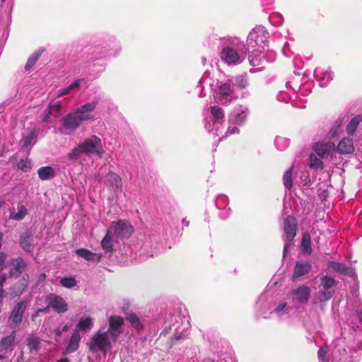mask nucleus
Here are the masks:
<instances>
[{
    "label": "nucleus",
    "mask_w": 362,
    "mask_h": 362,
    "mask_svg": "<svg viewBox=\"0 0 362 362\" xmlns=\"http://www.w3.org/2000/svg\"><path fill=\"white\" fill-rule=\"evenodd\" d=\"M50 308L51 307H49V301H47V306L46 308H41V309L37 310L36 311V313L32 315V318L34 319L35 317L38 316L40 313H49V310Z\"/></svg>",
    "instance_id": "nucleus-51"
},
{
    "label": "nucleus",
    "mask_w": 362,
    "mask_h": 362,
    "mask_svg": "<svg viewBox=\"0 0 362 362\" xmlns=\"http://www.w3.org/2000/svg\"><path fill=\"white\" fill-rule=\"evenodd\" d=\"M55 333L58 337H61L62 336V331L59 329H56Z\"/></svg>",
    "instance_id": "nucleus-54"
},
{
    "label": "nucleus",
    "mask_w": 362,
    "mask_h": 362,
    "mask_svg": "<svg viewBox=\"0 0 362 362\" xmlns=\"http://www.w3.org/2000/svg\"><path fill=\"white\" fill-rule=\"evenodd\" d=\"M39 177L42 180H49L55 176V170L50 166L42 167L38 169Z\"/></svg>",
    "instance_id": "nucleus-30"
},
{
    "label": "nucleus",
    "mask_w": 362,
    "mask_h": 362,
    "mask_svg": "<svg viewBox=\"0 0 362 362\" xmlns=\"http://www.w3.org/2000/svg\"><path fill=\"white\" fill-rule=\"evenodd\" d=\"M337 151L340 154H349L352 153L354 151V144L351 139L343 138L339 143Z\"/></svg>",
    "instance_id": "nucleus-21"
},
{
    "label": "nucleus",
    "mask_w": 362,
    "mask_h": 362,
    "mask_svg": "<svg viewBox=\"0 0 362 362\" xmlns=\"http://www.w3.org/2000/svg\"><path fill=\"white\" fill-rule=\"evenodd\" d=\"M361 120L362 117L361 115L355 116L351 119L349 123L347 124L346 129V132L349 135H353L355 133L357 127L361 122Z\"/></svg>",
    "instance_id": "nucleus-32"
},
{
    "label": "nucleus",
    "mask_w": 362,
    "mask_h": 362,
    "mask_svg": "<svg viewBox=\"0 0 362 362\" xmlns=\"http://www.w3.org/2000/svg\"><path fill=\"white\" fill-rule=\"evenodd\" d=\"M327 348L321 347L318 351V358L322 362H327L328 357L327 356Z\"/></svg>",
    "instance_id": "nucleus-50"
},
{
    "label": "nucleus",
    "mask_w": 362,
    "mask_h": 362,
    "mask_svg": "<svg viewBox=\"0 0 362 362\" xmlns=\"http://www.w3.org/2000/svg\"><path fill=\"white\" fill-rule=\"evenodd\" d=\"M182 223L185 226H189V221H187L185 218H184L182 220Z\"/></svg>",
    "instance_id": "nucleus-55"
},
{
    "label": "nucleus",
    "mask_w": 362,
    "mask_h": 362,
    "mask_svg": "<svg viewBox=\"0 0 362 362\" xmlns=\"http://www.w3.org/2000/svg\"><path fill=\"white\" fill-rule=\"evenodd\" d=\"M211 114L213 117L214 124H222L224 120L225 112L223 110L218 106L214 105L210 108Z\"/></svg>",
    "instance_id": "nucleus-27"
},
{
    "label": "nucleus",
    "mask_w": 362,
    "mask_h": 362,
    "mask_svg": "<svg viewBox=\"0 0 362 362\" xmlns=\"http://www.w3.org/2000/svg\"><path fill=\"white\" fill-rule=\"evenodd\" d=\"M104 153L101 139L96 136H91L73 148L67 156L71 160H76L83 154L95 155L101 158Z\"/></svg>",
    "instance_id": "nucleus-1"
},
{
    "label": "nucleus",
    "mask_w": 362,
    "mask_h": 362,
    "mask_svg": "<svg viewBox=\"0 0 362 362\" xmlns=\"http://www.w3.org/2000/svg\"><path fill=\"white\" fill-rule=\"evenodd\" d=\"M311 264L309 262H297L294 268L293 279L296 280L310 272Z\"/></svg>",
    "instance_id": "nucleus-19"
},
{
    "label": "nucleus",
    "mask_w": 362,
    "mask_h": 362,
    "mask_svg": "<svg viewBox=\"0 0 362 362\" xmlns=\"http://www.w3.org/2000/svg\"><path fill=\"white\" fill-rule=\"evenodd\" d=\"M310 166L313 168L322 169L323 168V163L315 155L311 154L310 156Z\"/></svg>",
    "instance_id": "nucleus-45"
},
{
    "label": "nucleus",
    "mask_w": 362,
    "mask_h": 362,
    "mask_svg": "<svg viewBox=\"0 0 362 362\" xmlns=\"http://www.w3.org/2000/svg\"><path fill=\"white\" fill-rule=\"evenodd\" d=\"M236 98L234 83L232 78L228 79L225 83L220 84L214 95L215 100L224 105H229Z\"/></svg>",
    "instance_id": "nucleus-5"
},
{
    "label": "nucleus",
    "mask_w": 362,
    "mask_h": 362,
    "mask_svg": "<svg viewBox=\"0 0 362 362\" xmlns=\"http://www.w3.org/2000/svg\"><path fill=\"white\" fill-rule=\"evenodd\" d=\"M69 329V327L67 325L64 326L62 331L66 332Z\"/></svg>",
    "instance_id": "nucleus-56"
},
{
    "label": "nucleus",
    "mask_w": 362,
    "mask_h": 362,
    "mask_svg": "<svg viewBox=\"0 0 362 362\" xmlns=\"http://www.w3.org/2000/svg\"><path fill=\"white\" fill-rule=\"evenodd\" d=\"M291 296L293 302L299 304H306L310 297L311 289L310 287L300 285L291 291Z\"/></svg>",
    "instance_id": "nucleus-11"
},
{
    "label": "nucleus",
    "mask_w": 362,
    "mask_h": 362,
    "mask_svg": "<svg viewBox=\"0 0 362 362\" xmlns=\"http://www.w3.org/2000/svg\"><path fill=\"white\" fill-rule=\"evenodd\" d=\"M40 343V339L37 337H32L28 339V346L31 351H37L39 349Z\"/></svg>",
    "instance_id": "nucleus-47"
},
{
    "label": "nucleus",
    "mask_w": 362,
    "mask_h": 362,
    "mask_svg": "<svg viewBox=\"0 0 362 362\" xmlns=\"http://www.w3.org/2000/svg\"><path fill=\"white\" fill-rule=\"evenodd\" d=\"M313 150L322 158L332 156L335 151V144L332 141H322L314 144Z\"/></svg>",
    "instance_id": "nucleus-12"
},
{
    "label": "nucleus",
    "mask_w": 362,
    "mask_h": 362,
    "mask_svg": "<svg viewBox=\"0 0 362 362\" xmlns=\"http://www.w3.org/2000/svg\"><path fill=\"white\" fill-rule=\"evenodd\" d=\"M249 112L246 107H240L239 109L235 110L233 113L229 115L228 130L226 132V136L237 134L239 129L234 124L240 125L245 122Z\"/></svg>",
    "instance_id": "nucleus-6"
},
{
    "label": "nucleus",
    "mask_w": 362,
    "mask_h": 362,
    "mask_svg": "<svg viewBox=\"0 0 362 362\" xmlns=\"http://www.w3.org/2000/svg\"><path fill=\"white\" fill-rule=\"evenodd\" d=\"M83 81V79L76 80V81L70 84L68 87L59 90L57 93V97L59 98L64 95H68L72 90L78 88Z\"/></svg>",
    "instance_id": "nucleus-33"
},
{
    "label": "nucleus",
    "mask_w": 362,
    "mask_h": 362,
    "mask_svg": "<svg viewBox=\"0 0 362 362\" xmlns=\"http://www.w3.org/2000/svg\"><path fill=\"white\" fill-rule=\"evenodd\" d=\"M16 338V332L3 338L0 342V351H12Z\"/></svg>",
    "instance_id": "nucleus-25"
},
{
    "label": "nucleus",
    "mask_w": 362,
    "mask_h": 362,
    "mask_svg": "<svg viewBox=\"0 0 362 362\" xmlns=\"http://www.w3.org/2000/svg\"><path fill=\"white\" fill-rule=\"evenodd\" d=\"M113 343L109 334L105 331L98 330L91 336L88 346L93 352L101 351L106 354L112 349Z\"/></svg>",
    "instance_id": "nucleus-3"
},
{
    "label": "nucleus",
    "mask_w": 362,
    "mask_h": 362,
    "mask_svg": "<svg viewBox=\"0 0 362 362\" xmlns=\"http://www.w3.org/2000/svg\"><path fill=\"white\" fill-rule=\"evenodd\" d=\"M289 140L286 138L277 136L275 139V145L280 151L285 150L289 145Z\"/></svg>",
    "instance_id": "nucleus-39"
},
{
    "label": "nucleus",
    "mask_w": 362,
    "mask_h": 362,
    "mask_svg": "<svg viewBox=\"0 0 362 362\" xmlns=\"http://www.w3.org/2000/svg\"><path fill=\"white\" fill-rule=\"evenodd\" d=\"M76 255L84 258L87 261L98 262L100 260L102 255L99 253H93L86 249H78L76 250Z\"/></svg>",
    "instance_id": "nucleus-22"
},
{
    "label": "nucleus",
    "mask_w": 362,
    "mask_h": 362,
    "mask_svg": "<svg viewBox=\"0 0 362 362\" xmlns=\"http://www.w3.org/2000/svg\"><path fill=\"white\" fill-rule=\"evenodd\" d=\"M80 340L81 337L79 333H78V332H74L69 340V345L63 351V354H69L76 351L78 348Z\"/></svg>",
    "instance_id": "nucleus-24"
},
{
    "label": "nucleus",
    "mask_w": 362,
    "mask_h": 362,
    "mask_svg": "<svg viewBox=\"0 0 362 362\" xmlns=\"http://www.w3.org/2000/svg\"><path fill=\"white\" fill-rule=\"evenodd\" d=\"M17 168L24 172H28L32 168V163L28 158L22 159L17 163Z\"/></svg>",
    "instance_id": "nucleus-41"
},
{
    "label": "nucleus",
    "mask_w": 362,
    "mask_h": 362,
    "mask_svg": "<svg viewBox=\"0 0 362 362\" xmlns=\"http://www.w3.org/2000/svg\"><path fill=\"white\" fill-rule=\"evenodd\" d=\"M333 292V290L320 289L316 294L317 298L320 302L327 301L332 298Z\"/></svg>",
    "instance_id": "nucleus-38"
},
{
    "label": "nucleus",
    "mask_w": 362,
    "mask_h": 362,
    "mask_svg": "<svg viewBox=\"0 0 362 362\" xmlns=\"http://www.w3.org/2000/svg\"><path fill=\"white\" fill-rule=\"evenodd\" d=\"M98 103L99 101L98 99L93 100V101L88 102L79 107L76 108L74 111L83 122L93 119L94 118L93 112Z\"/></svg>",
    "instance_id": "nucleus-10"
},
{
    "label": "nucleus",
    "mask_w": 362,
    "mask_h": 362,
    "mask_svg": "<svg viewBox=\"0 0 362 362\" xmlns=\"http://www.w3.org/2000/svg\"><path fill=\"white\" fill-rule=\"evenodd\" d=\"M290 309L291 308L288 306L287 303L281 302L274 308V313H275L279 316H282L285 314H288L289 313Z\"/></svg>",
    "instance_id": "nucleus-37"
},
{
    "label": "nucleus",
    "mask_w": 362,
    "mask_h": 362,
    "mask_svg": "<svg viewBox=\"0 0 362 362\" xmlns=\"http://www.w3.org/2000/svg\"><path fill=\"white\" fill-rule=\"evenodd\" d=\"M293 166L287 170L283 177L284 185L286 189H291L292 187V179H293Z\"/></svg>",
    "instance_id": "nucleus-36"
},
{
    "label": "nucleus",
    "mask_w": 362,
    "mask_h": 362,
    "mask_svg": "<svg viewBox=\"0 0 362 362\" xmlns=\"http://www.w3.org/2000/svg\"><path fill=\"white\" fill-rule=\"evenodd\" d=\"M4 358V356L0 355V360H1V359H3Z\"/></svg>",
    "instance_id": "nucleus-59"
},
{
    "label": "nucleus",
    "mask_w": 362,
    "mask_h": 362,
    "mask_svg": "<svg viewBox=\"0 0 362 362\" xmlns=\"http://www.w3.org/2000/svg\"><path fill=\"white\" fill-rule=\"evenodd\" d=\"M47 301H49V307L59 313H65L68 310L67 303L60 296L50 295L47 298Z\"/></svg>",
    "instance_id": "nucleus-14"
},
{
    "label": "nucleus",
    "mask_w": 362,
    "mask_h": 362,
    "mask_svg": "<svg viewBox=\"0 0 362 362\" xmlns=\"http://www.w3.org/2000/svg\"><path fill=\"white\" fill-rule=\"evenodd\" d=\"M300 250L303 255H309L312 253L310 235L305 232L303 234L300 243Z\"/></svg>",
    "instance_id": "nucleus-26"
},
{
    "label": "nucleus",
    "mask_w": 362,
    "mask_h": 362,
    "mask_svg": "<svg viewBox=\"0 0 362 362\" xmlns=\"http://www.w3.org/2000/svg\"><path fill=\"white\" fill-rule=\"evenodd\" d=\"M315 76L320 80V85L325 86V82L324 83V81H329L330 80L333 79V73L331 71H323L320 69H316L315 70Z\"/></svg>",
    "instance_id": "nucleus-31"
},
{
    "label": "nucleus",
    "mask_w": 362,
    "mask_h": 362,
    "mask_svg": "<svg viewBox=\"0 0 362 362\" xmlns=\"http://www.w3.org/2000/svg\"><path fill=\"white\" fill-rule=\"evenodd\" d=\"M6 279L4 276H0V298H3L5 296V291L3 289V284Z\"/></svg>",
    "instance_id": "nucleus-52"
},
{
    "label": "nucleus",
    "mask_w": 362,
    "mask_h": 362,
    "mask_svg": "<svg viewBox=\"0 0 362 362\" xmlns=\"http://www.w3.org/2000/svg\"><path fill=\"white\" fill-rule=\"evenodd\" d=\"M108 229H112L114 236L120 238H129L134 232L133 226L129 222L122 220L112 222Z\"/></svg>",
    "instance_id": "nucleus-9"
},
{
    "label": "nucleus",
    "mask_w": 362,
    "mask_h": 362,
    "mask_svg": "<svg viewBox=\"0 0 362 362\" xmlns=\"http://www.w3.org/2000/svg\"><path fill=\"white\" fill-rule=\"evenodd\" d=\"M25 308L26 304L24 302L18 303L15 305L9 317V323L11 327L15 328L20 325Z\"/></svg>",
    "instance_id": "nucleus-13"
},
{
    "label": "nucleus",
    "mask_w": 362,
    "mask_h": 362,
    "mask_svg": "<svg viewBox=\"0 0 362 362\" xmlns=\"http://www.w3.org/2000/svg\"><path fill=\"white\" fill-rule=\"evenodd\" d=\"M83 121L77 113L74 110L63 119V126L70 130L76 129Z\"/></svg>",
    "instance_id": "nucleus-16"
},
{
    "label": "nucleus",
    "mask_w": 362,
    "mask_h": 362,
    "mask_svg": "<svg viewBox=\"0 0 362 362\" xmlns=\"http://www.w3.org/2000/svg\"><path fill=\"white\" fill-rule=\"evenodd\" d=\"M269 33L263 26L255 27L249 34L247 42L249 47L254 48L257 52H262L261 49H264L267 45Z\"/></svg>",
    "instance_id": "nucleus-4"
},
{
    "label": "nucleus",
    "mask_w": 362,
    "mask_h": 362,
    "mask_svg": "<svg viewBox=\"0 0 362 362\" xmlns=\"http://www.w3.org/2000/svg\"><path fill=\"white\" fill-rule=\"evenodd\" d=\"M40 56V52H35L28 59V62L25 66V69L26 71L30 70L36 63L37 59H39Z\"/></svg>",
    "instance_id": "nucleus-44"
},
{
    "label": "nucleus",
    "mask_w": 362,
    "mask_h": 362,
    "mask_svg": "<svg viewBox=\"0 0 362 362\" xmlns=\"http://www.w3.org/2000/svg\"><path fill=\"white\" fill-rule=\"evenodd\" d=\"M343 120L344 118H339L333 124L332 127L330 129L329 134L330 137H335L337 136L341 131V127L343 124Z\"/></svg>",
    "instance_id": "nucleus-34"
},
{
    "label": "nucleus",
    "mask_w": 362,
    "mask_h": 362,
    "mask_svg": "<svg viewBox=\"0 0 362 362\" xmlns=\"http://www.w3.org/2000/svg\"><path fill=\"white\" fill-rule=\"evenodd\" d=\"M94 326V319L89 315H84L79 318L74 332H88Z\"/></svg>",
    "instance_id": "nucleus-17"
},
{
    "label": "nucleus",
    "mask_w": 362,
    "mask_h": 362,
    "mask_svg": "<svg viewBox=\"0 0 362 362\" xmlns=\"http://www.w3.org/2000/svg\"><path fill=\"white\" fill-rule=\"evenodd\" d=\"M328 267L332 271L344 274L350 276H354L355 274L354 269L352 267L336 262H329Z\"/></svg>",
    "instance_id": "nucleus-20"
},
{
    "label": "nucleus",
    "mask_w": 362,
    "mask_h": 362,
    "mask_svg": "<svg viewBox=\"0 0 362 362\" xmlns=\"http://www.w3.org/2000/svg\"><path fill=\"white\" fill-rule=\"evenodd\" d=\"M9 212L10 218L16 221H21L23 219L28 213L26 207L22 204H18L16 209L14 208L10 209Z\"/></svg>",
    "instance_id": "nucleus-23"
},
{
    "label": "nucleus",
    "mask_w": 362,
    "mask_h": 362,
    "mask_svg": "<svg viewBox=\"0 0 362 362\" xmlns=\"http://www.w3.org/2000/svg\"><path fill=\"white\" fill-rule=\"evenodd\" d=\"M26 264L22 258L12 259L9 264V273L12 276H18L25 269Z\"/></svg>",
    "instance_id": "nucleus-18"
},
{
    "label": "nucleus",
    "mask_w": 362,
    "mask_h": 362,
    "mask_svg": "<svg viewBox=\"0 0 362 362\" xmlns=\"http://www.w3.org/2000/svg\"><path fill=\"white\" fill-rule=\"evenodd\" d=\"M127 319L135 329H139L141 327V320L136 315L130 313L128 315Z\"/></svg>",
    "instance_id": "nucleus-42"
},
{
    "label": "nucleus",
    "mask_w": 362,
    "mask_h": 362,
    "mask_svg": "<svg viewBox=\"0 0 362 362\" xmlns=\"http://www.w3.org/2000/svg\"><path fill=\"white\" fill-rule=\"evenodd\" d=\"M259 53V54L254 55V54H252L249 56V62L251 66H257L261 64L262 55L261 52Z\"/></svg>",
    "instance_id": "nucleus-49"
},
{
    "label": "nucleus",
    "mask_w": 362,
    "mask_h": 362,
    "mask_svg": "<svg viewBox=\"0 0 362 362\" xmlns=\"http://www.w3.org/2000/svg\"><path fill=\"white\" fill-rule=\"evenodd\" d=\"M336 281L334 279L325 276L321 278L320 286L325 290H333Z\"/></svg>",
    "instance_id": "nucleus-35"
},
{
    "label": "nucleus",
    "mask_w": 362,
    "mask_h": 362,
    "mask_svg": "<svg viewBox=\"0 0 362 362\" xmlns=\"http://www.w3.org/2000/svg\"><path fill=\"white\" fill-rule=\"evenodd\" d=\"M60 284L64 287L71 288L76 285V281L73 277H64L61 279Z\"/></svg>",
    "instance_id": "nucleus-46"
},
{
    "label": "nucleus",
    "mask_w": 362,
    "mask_h": 362,
    "mask_svg": "<svg viewBox=\"0 0 362 362\" xmlns=\"http://www.w3.org/2000/svg\"><path fill=\"white\" fill-rule=\"evenodd\" d=\"M21 245L27 252H31L34 247L30 238H24L21 237Z\"/></svg>",
    "instance_id": "nucleus-48"
},
{
    "label": "nucleus",
    "mask_w": 362,
    "mask_h": 362,
    "mask_svg": "<svg viewBox=\"0 0 362 362\" xmlns=\"http://www.w3.org/2000/svg\"><path fill=\"white\" fill-rule=\"evenodd\" d=\"M239 43L240 41L238 39H234L230 42L224 43L222 46L220 57L229 66L240 64L245 59V56L238 50Z\"/></svg>",
    "instance_id": "nucleus-2"
},
{
    "label": "nucleus",
    "mask_w": 362,
    "mask_h": 362,
    "mask_svg": "<svg viewBox=\"0 0 362 362\" xmlns=\"http://www.w3.org/2000/svg\"><path fill=\"white\" fill-rule=\"evenodd\" d=\"M35 128L32 127L28 130L21 140L22 145L25 148H28L35 143Z\"/></svg>",
    "instance_id": "nucleus-29"
},
{
    "label": "nucleus",
    "mask_w": 362,
    "mask_h": 362,
    "mask_svg": "<svg viewBox=\"0 0 362 362\" xmlns=\"http://www.w3.org/2000/svg\"><path fill=\"white\" fill-rule=\"evenodd\" d=\"M297 221L293 216H288L284 223V238L288 242L284 247V257L291 247V243L296 235Z\"/></svg>",
    "instance_id": "nucleus-7"
},
{
    "label": "nucleus",
    "mask_w": 362,
    "mask_h": 362,
    "mask_svg": "<svg viewBox=\"0 0 362 362\" xmlns=\"http://www.w3.org/2000/svg\"><path fill=\"white\" fill-rule=\"evenodd\" d=\"M105 185L111 191L122 190V183L121 177L115 173H108L104 180Z\"/></svg>",
    "instance_id": "nucleus-15"
},
{
    "label": "nucleus",
    "mask_w": 362,
    "mask_h": 362,
    "mask_svg": "<svg viewBox=\"0 0 362 362\" xmlns=\"http://www.w3.org/2000/svg\"><path fill=\"white\" fill-rule=\"evenodd\" d=\"M113 237L112 229H107L105 238L101 241V247L106 252H110L112 250Z\"/></svg>",
    "instance_id": "nucleus-28"
},
{
    "label": "nucleus",
    "mask_w": 362,
    "mask_h": 362,
    "mask_svg": "<svg viewBox=\"0 0 362 362\" xmlns=\"http://www.w3.org/2000/svg\"><path fill=\"white\" fill-rule=\"evenodd\" d=\"M233 80L234 83V86H236L240 89L246 88L248 85V81L247 78L243 76H239Z\"/></svg>",
    "instance_id": "nucleus-43"
},
{
    "label": "nucleus",
    "mask_w": 362,
    "mask_h": 362,
    "mask_svg": "<svg viewBox=\"0 0 362 362\" xmlns=\"http://www.w3.org/2000/svg\"><path fill=\"white\" fill-rule=\"evenodd\" d=\"M109 328L105 332L109 334L113 342H116L123 332L124 319L118 315L108 318Z\"/></svg>",
    "instance_id": "nucleus-8"
},
{
    "label": "nucleus",
    "mask_w": 362,
    "mask_h": 362,
    "mask_svg": "<svg viewBox=\"0 0 362 362\" xmlns=\"http://www.w3.org/2000/svg\"><path fill=\"white\" fill-rule=\"evenodd\" d=\"M60 109H61V105H60L59 102L50 103L48 108L45 110L46 115L43 119V122L47 121V119H49V117L50 116L52 110H55V111L59 112L60 110Z\"/></svg>",
    "instance_id": "nucleus-40"
},
{
    "label": "nucleus",
    "mask_w": 362,
    "mask_h": 362,
    "mask_svg": "<svg viewBox=\"0 0 362 362\" xmlns=\"http://www.w3.org/2000/svg\"><path fill=\"white\" fill-rule=\"evenodd\" d=\"M22 360H23V356L21 355L18 359H17V362H22Z\"/></svg>",
    "instance_id": "nucleus-57"
},
{
    "label": "nucleus",
    "mask_w": 362,
    "mask_h": 362,
    "mask_svg": "<svg viewBox=\"0 0 362 362\" xmlns=\"http://www.w3.org/2000/svg\"><path fill=\"white\" fill-rule=\"evenodd\" d=\"M45 278V274H42L40 276V280H44Z\"/></svg>",
    "instance_id": "nucleus-58"
},
{
    "label": "nucleus",
    "mask_w": 362,
    "mask_h": 362,
    "mask_svg": "<svg viewBox=\"0 0 362 362\" xmlns=\"http://www.w3.org/2000/svg\"><path fill=\"white\" fill-rule=\"evenodd\" d=\"M57 362H70L67 358H63L58 360Z\"/></svg>",
    "instance_id": "nucleus-53"
}]
</instances>
